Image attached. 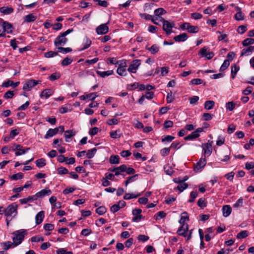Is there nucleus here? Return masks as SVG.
<instances>
[{"label":"nucleus","instance_id":"1","mask_svg":"<svg viewBox=\"0 0 254 254\" xmlns=\"http://www.w3.org/2000/svg\"><path fill=\"white\" fill-rule=\"evenodd\" d=\"M73 31L72 28L68 29L66 31L61 33L55 39L54 44L56 47L64 46L67 42L68 39L65 36Z\"/></svg>","mask_w":254,"mask_h":254},{"label":"nucleus","instance_id":"2","mask_svg":"<svg viewBox=\"0 0 254 254\" xmlns=\"http://www.w3.org/2000/svg\"><path fill=\"white\" fill-rule=\"evenodd\" d=\"M26 234L27 231L24 229H20L12 233V235H14V237L12 238L14 246L16 247L20 244L24 240L25 236Z\"/></svg>","mask_w":254,"mask_h":254},{"label":"nucleus","instance_id":"3","mask_svg":"<svg viewBox=\"0 0 254 254\" xmlns=\"http://www.w3.org/2000/svg\"><path fill=\"white\" fill-rule=\"evenodd\" d=\"M18 206V205L16 203H12L8 205L7 208L4 209V213L5 215L6 216H10L14 213H15V215H17L18 213L17 208Z\"/></svg>","mask_w":254,"mask_h":254},{"label":"nucleus","instance_id":"4","mask_svg":"<svg viewBox=\"0 0 254 254\" xmlns=\"http://www.w3.org/2000/svg\"><path fill=\"white\" fill-rule=\"evenodd\" d=\"M175 24L174 22L169 21H165L163 24L162 29L165 32L167 35H170L172 32V28L174 27Z\"/></svg>","mask_w":254,"mask_h":254},{"label":"nucleus","instance_id":"5","mask_svg":"<svg viewBox=\"0 0 254 254\" xmlns=\"http://www.w3.org/2000/svg\"><path fill=\"white\" fill-rule=\"evenodd\" d=\"M140 64L141 61L140 60H133L127 69L128 71L130 73H136Z\"/></svg>","mask_w":254,"mask_h":254},{"label":"nucleus","instance_id":"6","mask_svg":"<svg viewBox=\"0 0 254 254\" xmlns=\"http://www.w3.org/2000/svg\"><path fill=\"white\" fill-rule=\"evenodd\" d=\"M41 82L40 80L31 79L27 81L23 85V89L25 91H30L32 87Z\"/></svg>","mask_w":254,"mask_h":254},{"label":"nucleus","instance_id":"7","mask_svg":"<svg viewBox=\"0 0 254 254\" xmlns=\"http://www.w3.org/2000/svg\"><path fill=\"white\" fill-rule=\"evenodd\" d=\"M127 64L125 61H121V63L119 64V67L117 68V72L121 76H126L127 75L126 67Z\"/></svg>","mask_w":254,"mask_h":254},{"label":"nucleus","instance_id":"8","mask_svg":"<svg viewBox=\"0 0 254 254\" xmlns=\"http://www.w3.org/2000/svg\"><path fill=\"white\" fill-rule=\"evenodd\" d=\"M208 50L209 48L205 46L200 50L199 54L202 57H205L208 60H210L214 57V54L213 52H212L207 53V51Z\"/></svg>","mask_w":254,"mask_h":254},{"label":"nucleus","instance_id":"9","mask_svg":"<svg viewBox=\"0 0 254 254\" xmlns=\"http://www.w3.org/2000/svg\"><path fill=\"white\" fill-rule=\"evenodd\" d=\"M212 141L206 144H202V147L204 151L203 155L204 157H208L212 153Z\"/></svg>","mask_w":254,"mask_h":254},{"label":"nucleus","instance_id":"10","mask_svg":"<svg viewBox=\"0 0 254 254\" xmlns=\"http://www.w3.org/2000/svg\"><path fill=\"white\" fill-rule=\"evenodd\" d=\"M109 32V27L107 24H102L96 27V33L99 35L106 34Z\"/></svg>","mask_w":254,"mask_h":254},{"label":"nucleus","instance_id":"11","mask_svg":"<svg viewBox=\"0 0 254 254\" xmlns=\"http://www.w3.org/2000/svg\"><path fill=\"white\" fill-rule=\"evenodd\" d=\"M206 164V160L204 158H201L199 161L196 163L195 165L194 170L195 172H198L200 171L205 166Z\"/></svg>","mask_w":254,"mask_h":254},{"label":"nucleus","instance_id":"12","mask_svg":"<svg viewBox=\"0 0 254 254\" xmlns=\"http://www.w3.org/2000/svg\"><path fill=\"white\" fill-rule=\"evenodd\" d=\"M125 167L121 165L119 167H115L113 169H110V171L115 173V176H119L122 175V173L125 172Z\"/></svg>","mask_w":254,"mask_h":254},{"label":"nucleus","instance_id":"13","mask_svg":"<svg viewBox=\"0 0 254 254\" xmlns=\"http://www.w3.org/2000/svg\"><path fill=\"white\" fill-rule=\"evenodd\" d=\"M59 132V128L58 127L53 128H50L47 132L45 135V138L48 139L50 137H53L56 135Z\"/></svg>","mask_w":254,"mask_h":254},{"label":"nucleus","instance_id":"14","mask_svg":"<svg viewBox=\"0 0 254 254\" xmlns=\"http://www.w3.org/2000/svg\"><path fill=\"white\" fill-rule=\"evenodd\" d=\"M3 31L6 32L8 34H11L13 32L12 25L7 21H4L2 24Z\"/></svg>","mask_w":254,"mask_h":254},{"label":"nucleus","instance_id":"15","mask_svg":"<svg viewBox=\"0 0 254 254\" xmlns=\"http://www.w3.org/2000/svg\"><path fill=\"white\" fill-rule=\"evenodd\" d=\"M51 193V190L49 188H47L37 192L36 194L38 198L39 197H43L45 195H50Z\"/></svg>","mask_w":254,"mask_h":254},{"label":"nucleus","instance_id":"16","mask_svg":"<svg viewBox=\"0 0 254 254\" xmlns=\"http://www.w3.org/2000/svg\"><path fill=\"white\" fill-rule=\"evenodd\" d=\"M45 217L44 211H41L38 212L35 217V221L36 225H39L41 224Z\"/></svg>","mask_w":254,"mask_h":254},{"label":"nucleus","instance_id":"17","mask_svg":"<svg viewBox=\"0 0 254 254\" xmlns=\"http://www.w3.org/2000/svg\"><path fill=\"white\" fill-rule=\"evenodd\" d=\"M188 35L185 33H183L175 36L174 37V40L177 42H184L188 39Z\"/></svg>","mask_w":254,"mask_h":254},{"label":"nucleus","instance_id":"18","mask_svg":"<svg viewBox=\"0 0 254 254\" xmlns=\"http://www.w3.org/2000/svg\"><path fill=\"white\" fill-rule=\"evenodd\" d=\"M254 51V46H250L247 48H245L242 50L241 56L243 57L244 56H248L250 55Z\"/></svg>","mask_w":254,"mask_h":254},{"label":"nucleus","instance_id":"19","mask_svg":"<svg viewBox=\"0 0 254 254\" xmlns=\"http://www.w3.org/2000/svg\"><path fill=\"white\" fill-rule=\"evenodd\" d=\"M232 212V208L230 205H226L223 206L222 212L223 215L225 217L229 216Z\"/></svg>","mask_w":254,"mask_h":254},{"label":"nucleus","instance_id":"20","mask_svg":"<svg viewBox=\"0 0 254 254\" xmlns=\"http://www.w3.org/2000/svg\"><path fill=\"white\" fill-rule=\"evenodd\" d=\"M188 230V225H182L177 231V234L180 236L186 237V233Z\"/></svg>","mask_w":254,"mask_h":254},{"label":"nucleus","instance_id":"21","mask_svg":"<svg viewBox=\"0 0 254 254\" xmlns=\"http://www.w3.org/2000/svg\"><path fill=\"white\" fill-rule=\"evenodd\" d=\"M12 150L15 151L16 156H19L26 153V150L21 145L17 146V148H13Z\"/></svg>","mask_w":254,"mask_h":254},{"label":"nucleus","instance_id":"22","mask_svg":"<svg viewBox=\"0 0 254 254\" xmlns=\"http://www.w3.org/2000/svg\"><path fill=\"white\" fill-rule=\"evenodd\" d=\"M54 91L51 89H46L43 90L40 94V97L42 98L44 97L46 99L48 98L50 96L53 95Z\"/></svg>","mask_w":254,"mask_h":254},{"label":"nucleus","instance_id":"23","mask_svg":"<svg viewBox=\"0 0 254 254\" xmlns=\"http://www.w3.org/2000/svg\"><path fill=\"white\" fill-rule=\"evenodd\" d=\"M83 47L81 48L79 51H83L86 49H87L91 44V41L90 39L88 38L87 37H85L83 39Z\"/></svg>","mask_w":254,"mask_h":254},{"label":"nucleus","instance_id":"24","mask_svg":"<svg viewBox=\"0 0 254 254\" xmlns=\"http://www.w3.org/2000/svg\"><path fill=\"white\" fill-rule=\"evenodd\" d=\"M120 157L117 155H112L109 159V162L111 164H118L120 163Z\"/></svg>","mask_w":254,"mask_h":254},{"label":"nucleus","instance_id":"25","mask_svg":"<svg viewBox=\"0 0 254 254\" xmlns=\"http://www.w3.org/2000/svg\"><path fill=\"white\" fill-rule=\"evenodd\" d=\"M19 84V82L14 83L12 81L8 80L2 83V86L8 87L9 86H13V88L17 87Z\"/></svg>","mask_w":254,"mask_h":254},{"label":"nucleus","instance_id":"26","mask_svg":"<svg viewBox=\"0 0 254 254\" xmlns=\"http://www.w3.org/2000/svg\"><path fill=\"white\" fill-rule=\"evenodd\" d=\"M189 220V218L188 213L187 212H184L182 213L181 219L179 220V223L182 225H188L187 224H185V221L186 220L188 221Z\"/></svg>","mask_w":254,"mask_h":254},{"label":"nucleus","instance_id":"27","mask_svg":"<svg viewBox=\"0 0 254 254\" xmlns=\"http://www.w3.org/2000/svg\"><path fill=\"white\" fill-rule=\"evenodd\" d=\"M37 17L33 14H29L25 16L23 18L24 21L26 22H32L36 19Z\"/></svg>","mask_w":254,"mask_h":254},{"label":"nucleus","instance_id":"28","mask_svg":"<svg viewBox=\"0 0 254 254\" xmlns=\"http://www.w3.org/2000/svg\"><path fill=\"white\" fill-rule=\"evenodd\" d=\"M96 73L99 75L101 77H105L107 76L112 75L114 73L113 70L105 71H96Z\"/></svg>","mask_w":254,"mask_h":254},{"label":"nucleus","instance_id":"29","mask_svg":"<svg viewBox=\"0 0 254 254\" xmlns=\"http://www.w3.org/2000/svg\"><path fill=\"white\" fill-rule=\"evenodd\" d=\"M0 11L4 14H9L13 12V9L12 7L3 6L0 8Z\"/></svg>","mask_w":254,"mask_h":254},{"label":"nucleus","instance_id":"30","mask_svg":"<svg viewBox=\"0 0 254 254\" xmlns=\"http://www.w3.org/2000/svg\"><path fill=\"white\" fill-rule=\"evenodd\" d=\"M215 102L212 100L206 101L204 103V108L207 110L212 109L214 106Z\"/></svg>","mask_w":254,"mask_h":254},{"label":"nucleus","instance_id":"31","mask_svg":"<svg viewBox=\"0 0 254 254\" xmlns=\"http://www.w3.org/2000/svg\"><path fill=\"white\" fill-rule=\"evenodd\" d=\"M199 134H196L194 131L192 132L190 134L184 137L185 140H191L195 139L199 136Z\"/></svg>","mask_w":254,"mask_h":254},{"label":"nucleus","instance_id":"32","mask_svg":"<svg viewBox=\"0 0 254 254\" xmlns=\"http://www.w3.org/2000/svg\"><path fill=\"white\" fill-rule=\"evenodd\" d=\"M36 166L38 168H42L46 165V161L44 158H40L35 161Z\"/></svg>","mask_w":254,"mask_h":254},{"label":"nucleus","instance_id":"33","mask_svg":"<svg viewBox=\"0 0 254 254\" xmlns=\"http://www.w3.org/2000/svg\"><path fill=\"white\" fill-rule=\"evenodd\" d=\"M146 49L150 51L152 54H155L159 50V47L156 44L153 45L150 48H146Z\"/></svg>","mask_w":254,"mask_h":254},{"label":"nucleus","instance_id":"34","mask_svg":"<svg viewBox=\"0 0 254 254\" xmlns=\"http://www.w3.org/2000/svg\"><path fill=\"white\" fill-rule=\"evenodd\" d=\"M166 13V11L163 8H158L154 10L155 17H159V16Z\"/></svg>","mask_w":254,"mask_h":254},{"label":"nucleus","instance_id":"35","mask_svg":"<svg viewBox=\"0 0 254 254\" xmlns=\"http://www.w3.org/2000/svg\"><path fill=\"white\" fill-rule=\"evenodd\" d=\"M239 69V66L236 65V64L231 66V76L232 78H235Z\"/></svg>","mask_w":254,"mask_h":254},{"label":"nucleus","instance_id":"36","mask_svg":"<svg viewBox=\"0 0 254 254\" xmlns=\"http://www.w3.org/2000/svg\"><path fill=\"white\" fill-rule=\"evenodd\" d=\"M75 135V132L73 131L72 130H66L64 132V137L66 139L70 138L73 136ZM66 141H68L67 139H66Z\"/></svg>","mask_w":254,"mask_h":254},{"label":"nucleus","instance_id":"37","mask_svg":"<svg viewBox=\"0 0 254 254\" xmlns=\"http://www.w3.org/2000/svg\"><path fill=\"white\" fill-rule=\"evenodd\" d=\"M254 44V39L247 38L242 42L243 46L246 47L249 45H251Z\"/></svg>","mask_w":254,"mask_h":254},{"label":"nucleus","instance_id":"38","mask_svg":"<svg viewBox=\"0 0 254 254\" xmlns=\"http://www.w3.org/2000/svg\"><path fill=\"white\" fill-rule=\"evenodd\" d=\"M140 195V194L139 193L138 194H135L134 193H126L124 196V198L126 200H128L131 198H137Z\"/></svg>","mask_w":254,"mask_h":254},{"label":"nucleus","instance_id":"39","mask_svg":"<svg viewBox=\"0 0 254 254\" xmlns=\"http://www.w3.org/2000/svg\"><path fill=\"white\" fill-rule=\"evenodd\" d=\"M249 233L247 231L244 230L241 231L237 235V239H244L248 236Z\"/></svg>","mask_w":254,"mask_h":254},{"label":"nucleus","instance_id":"40","mask_svg":"<svg viewBox=\"0 0 254 254\" xmlns=\"http://www.w3.org/2000/svg\"><path fill=\"white\" fill-rule=\"evenodd\" d=\"M138 174H135L132 176L128 177L125 181L126 186H127L129 183L133 182L134 181H135L136 177H138Z\"/></svg>","mask_w":254,"mask_h":254},{"label":"nucleus","instance_id":"41","mask_svg":"<svg viewBox=\"0 0 254 254\" xmlns=\"http://www.w3.org/2000/svg\"><path fill=\"white\" fill-rule=\"evenodd\" d=\"M123 166L125 167V172H126L127 174L128 175L134 174L135 172V170L131 167H127L126 165H122Z\"/></svg>","mask_w":254,"mask_h":254},{"label":"nucleus","instance_id":"42","mask_svg":"<svg viewBox=\"0 0 254 254\" xmlns=\"http://www.w3.org/2000/svg\"><path fill=\"white\" fill-rule=\"evenodd\" d=\"M112 37L110 35H105L103 37H100L97 38V39L99 40L101 43H106L107 41L110 40Z\"/></svg>","mask_w":254,"mask_h":254},{"label":"nucleus","instance_id":"43","mask_svg":"<svg viewBox=\"0 0 254 254\" xmlns=\"http://www.w3.org/2000/svg\"><path fill=\"white\" fill-rule=\"evenodd\" d=\"M199 31V28L196 26H189L188 31L191 33H196Z\"/></svg>","mask_w":254,"mask_h":254},{"label":"nucleus","instance_id":"44","mask_svg":"<svg viewBox=\"0 0 254 254\" xmlns=\"http://www.w3.org/2000/svg\"><path fill=\"white\" fill-rule=\"evenodd\" d=\"M23 178V174L22 173H18L13 174L10 177V179L12 180H17L21 179Z\"/></svg>","mask_w":254,"mask_h":254},{"label":"nucleus","instance_id":"45","mask_svg":"<svg viewBox=\"0 0 254 254\" xmlns=\"http://www.w3.org/2000/svg\"><path fill=\"white\" fill-rule=\"evenodd\" d=\"M170 149L171 147L164 148L162 149L160 151V153L161 155L163 157L167 156L170 153Z\"/></svg>","mask_w":254,"mask_h":254},{"label":"nucleus","instance_id":"46","mask_svg":"<svg viewBox=\"0 0 254 254\" xmlns=\"http://www.w3.org/2000/svg\"><path fill=\"white\" fill-rule=\"evenodd\" d=\"M197 196V192L196 191H192L190 193V199L188 200L189 202H193L195 198Z\"/></svg>","mask_w":254,"mask_h":254},{"label":"nucleus","instance_id":"47","mask_svg":"<svg viewBox=\"0 0 254 254\" xmlns=\"http://www.w3.org/2000/svg\"><path fill=\"white\" fill-rule=\"evenodd\" d=\"M229 64H230V63L228 61V60H225L224 61L223 64L221 66L219 70L220 71H223L225 70L226 69H227L228 67V66H229Z\"/></svg>","mask_w":254,"mask_h":254},{"label":"nucleus","instance_id":"48","mask_svg":"<svg viewBox=\"0 0 254 254\" xmlns=\"http://www.w3.org/2000/svg\"><path fill=\"white\" fill-rule=\"evenodd\" d=\"M197 205L201 208H204L206 206V203L205 202V198L201 197L198 200Z\"/></svg>","mask_w":254,"mask_h":254},{"label":"nucleus","instance_id":"49","mask_svg":"<svg viewBox=\"0 0 254 254\" xmlns=\"http://www.w3.org/2000/svg\"><path fill=\"white\" fill-rule=\"evenodd\" d=\"M58 55V52L54 51H49L44 54V56L47 58L54 57Z\"/></svg>","mask_w":254,"mask_h":254},{"label":"nucleus","instance_id":"50","mask_svg":"<svg viewBox=\"0 0 254 254\" xmlns=\"http://www.w3.org/2000/svg\"><path fill=\"white\" fill-rule=\"evenodd\" d=\"M188 186L187 183L181 181V183L178 186L177 189L180 191V192H182L184 190L187 188Z\"/></svg>","mask_w":254,"mask_h":254},{"label":"nucleus","instance_id":"51","mask_svg":"<svg viewBox=\"0 0 254 254\" xmlns=\"http://www.w3.org/2000/svg\"><path fill=\"white\" fill-rule=\"evenodd\" d=\"M107 209L104 206H100L96 208V213L99 215H103L106 213Z\"/></svg>","mask_w":254,"mask_h":254},{"label":"nucleus","instance_id":"52","mask_svg":"<svg viewBox=\"0 0 254 254\" xmlns=\"http://www.w3.org/2000/svg\"><path fill=\"white\" fill-rule=\"evenodd\" d=\"M72 62V60L70 58H68V57L64 59L62 62V65L63 66H67L70 64Z\"/></svg>","mask_w":254,"mask_h":254},{"label":"nucleus","instance_id":"53","mask_svg":"<svg viewBox=\"0 0 254 254\" xmlns=\"http://www.w3.org/2000/svg\"><path fill=\"white\" fill-rule=\"evenodd\" d=\"M60 78V74L59 73L55 72L52 73L49 77V79L51 81H54Z\"/></svg>","mask_w":254,"mask_h":254},{"label":"nucleus","instance_id":"54","mask_svg":"<svg viewBox=\"0 0 254 254\" xmlns=\"http://www.w3.org/2000/svg\"><path fill=\"white\" fill-rule=\"evenodd\" d=\"M243 198L242 197H240L236 202L234 204L233 207L235 208H238L240 207H242L243 206Z\"/></svg>","mask_w":254,"mask_h":254},{"label":"nucleus","instance_id":"55","mask_svg":"<svg viewBox=\"0 0 254 254\" xmlns=\"http://www.w3.org/2000/svg\"><path fill=\"white\" fill-rule=\"evenodd\" d=\"M59 52H62L63 53H67L72 51L71 48H63L62 47H59L58 48Z\"/></svg>","mask_w":254,"mask_h":254},{"label":"nucleus","instance_id":"56","mask_svg":"<svg viewBox=\"0 0 254 254\" xmlns=\"http://www.w3.org/2000/svg\"><path fill=\"white\" fill-rule=\"evenodd\" d=\"M247 30V27L245 25H240L238 27L237 31L240 34H244Z\"/></svg>","mask_w":254,"mask_h":254},{"label":"nucleus","instance_id":"57","mask_svg":"<svg viewBox=\"0 0 254 254\" xmlns=\"http://www.w3.org/2000/svg\"><path fill=\"white\" fill-rule=\"evenodd\" d=\"M13 96L14 91L9 90L4 93L3 97L5 99H8L12 98Z\"/></svg>","mask_w":254,"mask_h":254},{"label":"nucleus","instance_id":"58","mask_svg":"<svg viewBox=\"0 0 254 254\" xmlns=\"http://www.w3.org/2000/svg\"><path fill=\"white\" fill-rule=\"evenodd\" d=\"M175 138L174 136L172 135H168L165 136L164 137L162 138V142H170Z\"/></svg>","mask_w":254,"mask_h":254},{"label":"nucleus","instance_id":"59","mask_svg":"<svg viewBox=\"0 0 254 254\" xmlns=\"http://www.w3.org/2000/svg\"><path fill=\"white\" fill-rule=\"evenodd\" d=\"M244 15L242 11L237 12L235 15V19L238 21L244 20Z\"/></svg>","mask_w":254,"mask_h":254},{"label":"nucleus","instance_id":"60","mask_svg":"<svg viewBox=\"0 0 254 254\" xmlns=\"http://www.w3.org/2000/svg\"><path fill=\"white\" fill-rule=\"evenodd\" d=\"M57 171L58 172V174L60 175L66 174L68 173V170L66 168L63 167H61L58 168Z\"/></svg>","mask_w":254,"mask_h":254},{"label":"nucleus","instance_id":"61","mask_svg":"<svg viewBox=\"0 0 254 254\" xmlns=\"http://www.w3.org/2000/svg\"><path fill=\"white\" fill-rule=\"evenodd\" d=\"M108 60L109 61L110 63L113 64H118L119 65L121 61H123V60L121 61H117L116 59L115 58H110L108 59Z\"/></svg>","mask_w":254,"mask_h":254},{"label":"nucleus","instance_id":"62","mask_svg":"<svg viewBox=\"0 0 254 254\" xmlns=\"http://www.w3.org/2000/svg\"><path fill=\"white\" fill-rule=\"evenodd\" d=\"M44 229L46 231H51L54 230V225L52 224L47 223L44 225Z\"/></svg>","mask_w":254,"mask_h":254},{"label":"nucleus","instance_id":"63","mask_svg":"<svg viewBox=\"0 0 254 254\" xmlns=\"http://www.w3.org/2000/svg\"><path fill=\"white\" fill-rule=\"evenodd\" d=\"M95 151V148H93L90 150H89L86 154V156L88 158H92L94 156V152Z\"/></svg>","mask_w":254,"mask_h":254},{"label":"nucleus","instance_id":"64","mask_svg":"<svg viewBox=\"0 0 254 254\" xmlns=\"http://www.w3.org/2000/svg\"><path fill=\"white\" fill-rule=\"evenodd\" d=\"M235 104L233 102H229L226 104V108L228 110L231 111L235 108Z\"/></svg>","mask_w":254,"mask_h":254}]
</instances>
